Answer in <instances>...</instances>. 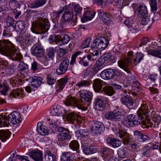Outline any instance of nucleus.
<instances>
[{
  "mask_svg": "<svg viewBox=\"0 0 161 161\" xmlns=\"http://www.w3.org/2000/svg\"><path fill=\"white\" fill-rule=\"evenodd\" d=\"M103 91L104 94L110 96H112L115 93L114 88L109 86L104 87L103 88Z\"/></svg>",
  "mask_w": 161,
  "mask_h": 161,
  "instance_id": "ea45409f",
  "label": "nucleus"
},
{
  "mask_svg": "<svg viewBox=\"0 0 161 161\" xmlns=\"http://www.w3.org/2000/svg\"><path fill=\"white\" fill-rule=\"evenodd\" d=\"M69 60L67 57L64 58L61 61L56 70L58 75L64 74L68 69L69 66Z\"/></svg>",
  "mask_w": 161,
  "mask_h": 161,
  "instance_id": "1a4fd4ad",
  "label": "nucleus"
},
{
  "mask_svg": "<svg viewBox=\"0 0 161 161\" xmlns=\"http://www.w3.org/2000/svg\"><path fill=\"white\" fill-rule=\"evenodd\" d=\"M19 72L22 75L26 76L27 75L28 65L23 61H20L17 67Z\"/></svg>",
  "mask_w": 161,
  "mask_h": 161,
  "instance_id": "5701e85b",
  "label": "nucleus"
},
{
  "mask_svg": "<svg viewBox=\"0 0 161 161\" xmlns=\"http://www.w3.org/2000/svg\"><path fill=\"white\" fill-rule=\"evenodd\" d=\"M112 130L117 137L122 139V143L125 145L128 144L131 139L129 134L125 130H119L116 128H113Z\"/></svg>",
  "mask_w": 161,
  "mask_h": 161,
  "instance_id": "6e6552de",
  "label": "nucleus"
},
{
  "mask_svg": "<svg viewBox=\"0 0 161 161\" xmlns=\"http://www.w3.org/2000/svg\"><path fill=\"white\" fill-rule=\"evenodd\" d=\"M95 12L93 10H88L84 13L83 17L81 18L83 22L91 20L95 16Z\"/></svg>",
  "mask_w": 161,
  "mask_h": 161,
  "instance_id": "7c9ffc66",
  "label": "nucleus"
},
{
  "mask_svg": "<svg viewBox=\"0 0 161 161\" xmlns=\"http://www.w3.org/2000/svg\"><path fill=\"white\" fill-rule=\"evenodd\" d=\"M66 110L61 106L58 105L53 108L51 113L52 114L57 116H65L66 114Z\"/></svg>",
  "mask_w": 161,
  "mask_h": 161,
  "instance_id": "a211bd4d",
  "label": "nucleus"
},
{
  "mask_svg": "<svg viewBox=\"0 0 161 161\" xmlns=\"http://www.w3.org/2000/svg\"><path fill=\"white\" fill-rule=\"evenodd\" d=\"M79 93L82 101L90 102L92 97V92H90L86 91L83 93L80 92Z\"/></svg>",
  "mask_w": 161,
  "mask_h": 161,
  "instance_id": "2f4dec72",
  "label": "nucleus"
},
{
  "mask_svg": "<svg viewBox=\"0 0 161 161\" xmlns=\"http://www.w3.org/2000/svg\"><path fill=\"white\" fill-rule=\"evenodd\" d=\"M8 119L6 115H0V127L8 126L10 125H15L20 123L21 116L18 112L14 111L8 116Z\"/></svg>",
  "mask_w": 161,
  "mask_h": 161,
  "instance_id": "7ed1b4c3",
  "label": "nucleus"
},
{
  "mask_svg": "<svg viewBox=\"0 0 161 161\" xmlns=\"http://www.w3.org/2000/svg\"><path fill=\"white\" fill-rule=\"evenodd\" d=\"M0 53L5 56L10 57L14 61H19L22 59L21 54L17 52L15 46L8 40H0Z\"/></svg>",
  "mask_w": 161,
  "mask_h": 161,
  "instance_id": "f257e3e1",
  "label": "nucleus"
},
{
  "mask_svg": "<svg viewBox=\"0 0 161 161\" xmlns=\"http://www.w3.org/2000/svg\"><path fill=\"white\" fill-rule=\"evenodd\" d=\"M12 34L10 31V28L7 27L3 31V35L4 38H7L10 37L12 36Z\"/></svg>",
  "mask_w": 161,
  "mask_h": 161,
  "instance_id": "69168bd1",
  "label": "nucleus"
},
{
  "mask_svg": "<svg viewBox=\"0 0 161 161\" xmlns=\"http://www.w3.org/2000/svg\"><path fill=\"white\" fill-rule=\"evenodd\" d=\"M35 161H43V153L40 150H32L26 153Z\"/></svg>",
  "mask_w": 161,
  "mask_h": 161,
  "instance_id": "2eb2a0df",
  "label": "nucleus"
},
{
  "mask_svg": "<svg viewBox=\"0 0 161 161\" xmlns=\"http://www.w3.org/2000/svg\"><path fill=\"white\" fill-rule=\"evenodd\" d=\"M69 147L73 151H75L77 153H80L79 144L76 140H73L69 143Z\"/></svg>",
  "mask_w": 161,
  "mask_h": 161,
  "instance_id": "a19ab883",
  "label": "nucleus"
},
{
  "mask_svg": "<svg viewBox=\"0 0 161 161\" xmlns=\"http://www.w3.org/2000/svg\"><path fill=\"white\" fill-rule=\"evenodd\" d=\"M47 121V123L49 124V128L51 129L53 133H55L57 131L58 132V129L60 127H57L55 124V121L51 120L50 121L49 119H48Z\"/></svg>",
  "mask_w": 161,
  "mask_h": 161,
  "instance_id": "49530a36",
  "label": "nucleus"
},
{
  "mask_svg": "<svg viewBox=\"0 0 161 161\" xmlns=\"http://www.w3.org/2000/svg\"><path fill=\"white\" fill-rule=\"evenodd\" d=\"M120 101L122 104L129 108L132 107L134 103L132 97L130 96L121 97Z\"/></svg>",
  "mask_w": 161,
  "mask_h": 161,
  "instance_id": "a878e982",
  "label": "nucleus"
},
{
  "mask_svg": "<svg viewBox=\"0 0 161 161\" xmlns=\"http://www.w3.org/2000/svg\"><path fill=\"white\" fill-rule=\"evenodd\" d=\"M141 24L146 25H148L149 26H150L152 25L153 22V18L151 17L150 16L147 15L146 16L141 17Z\"/></svg>",
  "mask_w": 161,
  "mask_h": 161,
  "instance_id": "473e14b6",
  "label": "nucleus"
},
{
  "mask_svg": "<svg viewBox=\"0 0 161 161\" xmlns=\"http://www.w3.org/2000/svg\"><path fill=\"white\" fill-rule=\"evenodd\" d=\"M24 36L25 37L24 44L25 46H29L32 43L33 39L31 37L30 34L27 31H25L24 33Z\"/></svg>",
  "mask_w": 161,
  "mask_h": 161,
  "instance_id": "a18cd8bd",
  "label": "nucleus"
},
{
  "mask_svg": "<svg viewBox=\"0 0 161 161\" xmlns=\"http://www.w3.org/2000/svg\"><path fill=\"white\" fill-rule=\"evenodd\" d=\"M63 102L64 104L67 106L76 107L79 109H82V106L79 104V102L76 98L71 95L67 96Z\"/></svg>",
  "mask_w": 161,
  "mask_h": 161,
  "instance_id": "f8f14e48",
  "label": "nucleus"
},
{
  "mask_svg": "<svg viewBox=\"0 0 161 161\" xmlns=\"http://www.w3.org/2000/svg\"><path fill=\"white\" fill-rule=\"evenodd\" d=\"M139 26L138 25H131L129 28V34H133L137 33L139 31Z\"/></svg>",
  "mask_w": 161,
  "mask_h": 161,
  "instance_id": "6e6d98bb",
  "label": "nucleus"
},
{
  "mask_svg": "<svg viewBox=\"0 0 161 161\" xmlns=\"http://www.w3.org/2000/svg\"><path fill=\"white\" fill-rule=\"evenodd\" d=\"M103 81L99 79H96L93 81V88L96 92L101 91L102 88Z\"/></svg>",
  "mask_w": 161,
  "mask_h": 161,
  "instance_id": "bb28decb",
  "label": "nucleus"
},
{
  "mask_svg": "<svg viewBox=\"0 0 161 161\" xmlns=\"http://www.w3.org/2000/svg\"><path fill=\"white\" fill-rule=\"evenodd\" d=\"M67 51L66 49L59 48L57 51V55L60 58H62L66 54Z\"/></svg>",
  "mask_w": 161,
  "mask_h": 161,
  "instance_id": "680f3d73",
  "label": "nucleus"
},
{
  "mask_svg": "<svg viewBox=\"0 0 161 161\" xmlns=\"http://www.w3.org/2000/svg\"><path fill=\"white\" fill-rule=\"evenodd\" d=\"M121 122L123 125L125 126L129 127L136 126V125L138 123V122L136 123V122L133 123L130 122L127 117L122 120Z\"/></svg>",
  "mask_w": 161,
  "mask_h": 161,
  "instance_id": "3c124183",
  "label": "nucleus"
},
{
  "mask_svg": "<svg viewBox=\"0 0 161 161\" xmlns=\"http://www.w3.org/2000/svg\"><path fill=\"white\" fill-rule=\"evenodd\" d=\"M97 38L98 49L101 50L105 49L109 44L108 39L103 37H99Z\"/></svg>",
  "mask_w": 161,
  "mask_h": 161,
  "instance_id": "f3484780",
  "label": "nucleus"
},
{
  "mask_svg": "<svg viewBox=\"0 0 161 161\" xmlns=\"http://www.w3.org/2000/svg\"><path fill=\"white\" fill-rule=\"evenodd\" d=\"M72 9L73 11L75 13L76 16H80L81 15L82 8L79 5L73 3L72 4Z\"/></svg>",
  "mask_w": 161,
  "mask_h": 161,
  "instance_id": "c03bdc74",
  "label": "nucleus"
},
{
  "mask_svg": "<svg viewBox=\"0 0 161 161\" xmlns=\"http://www.w3.org/2000/svg\"><path fill=\"white\" fill-rule=\"evenodd\" d=\"M42 14H43V13H39L38 15L41 17ZM38 19L37 21L32 23L31 29L34 33L38 32L40 34L44 33L49 29L50 23L47 19L45 18L43 19L40 17Z\"/></svg>",
  "mask_w": 161,
  "mask_h": 161,
  "instance_id": "20e7f679",
  "label": "nucleus"
},
{
  "mask_svg": "<svg viewBox=\"0 0 161 161\" xmlns=\"http://www.w3.org/2000/svg\"><path fill=\"white\" fill-rule=\"evenodd\" d=\"M47 82L48 84L52 85L56 81V79L52 74H49L47 77Z\"/></svg>",
  "mask_w": 161,
  "mask_h": 161,
  "instance_id": "13d9d810",
  "label": "nucleus"
},
{
  "mask_svg": "<svg viewBox=\"0 0 161 161\" xmlns=\"http://www.w3.org/2000/svg\"><path fill=\"white\" fill-rule=\"evenodd\" d=\"M151 148L148 146H145L141 149V154L142 157H149L151 153Z\"/></svg>",
  "mask_w": 161,
  "mask_h": 161,
  "instance_id": "4c0bfd02",
  "label": "nucleus"
},
{
  "mask_svg": "<svg viewBox=\"0 0 161 161\" xmlns=\"http://www.w3.org/2000/svg\"><path fill=\"white\" fill-rule=\"evenodd\" d=\"M26 80L31 82L33 87H38L42 83V79L41 77L37 76L29 77L28 79H26Z\"/></svg>",
  "mask_w": 161,
  "mask_h": 161,
  "instance_id": "aec40b11",
  "label": "nucleus"
},
{
  "mask_svg": "<svg viewBox=\"0 0 161 161\" xmlns=\"http://www.w3.org/2000/svg\"><path fill=\"white\" fill-rule=\"evenodd\" d=\"M92 133L95 134H101L105 130V126L103 124L98 121L93 120L89 123Z\"/></svg>",
  "mask_w": 161,
  "mask_h": 161,
  "instance_id": "0eeeda50",
  "label": "nucleus"
},
{
  "mask_svg": "<svg viewBox=\"0 0 161 161\" xmlns=\"http://www.w3.org/2000/svg\"><path fill=\"white\" fill-rule=\"evenodd\" d=\"M93 75V69L90 67H87L82 72V76L84 78H86L89 75Z\"/></svg>",
  "mask_w": 161,
  "mask_h": 161,
  "instance_id": "603ef678",
  "label": "nucleus"
},
{
  "mask_svg": "<svg viewBox=\"0 0 161 161\" xmlns=\"http://www.w3.org/2000/svg\"><path fill=\"white\" fill-rule=\"evenodd\" d=\"M82 52L80 51H77L73 54L71 58V60L70 62V65L71 68L73 67L74 64H75L76 58L77 57L81 54Z\"/></svg>",
  "mask_w": 161,
  "mask_h": 161,
  "instance_id": "8fccbe9b",
  "label": "nucleus"
},
{
  "mask_svg": "<svg viewBox=\"0 0 161 161\" xmlns=\"http://www.w3.org/2000/svg\"><path fill=\"white\" fill-rule=\"evenodd\" d=\"M75 160V157L74 154L71 152H64L62 153L61 156V161H73Z\"/></svg>",
  "mask_w": 161,
  "mask_h": 161,
  "instance_id": "b1692460",
  "label": "nucleus"
},
{
  "mask_svg": "<svg viewBox=\"0 0 161 161\" xmlns=\"http://www.w3.org/2000/svg\"><path fill=\"white\" fill-rule=\"evenodd\" d=\"M153 120L155 123V125H158L161 121V117L159 114H156L153 117Z\"/></svg>",
  "mask_w": 161,
  "mask_h": 161,
  "instance_id": "338daca9",
  "label": "nucleus"
},
{
  "mask_svg": "<svg viewBox=\"0 0 161 161\" xmlns=\"http://www.w3.org/2000/svg\"><path fill=\"white\" fill-rule=\"evenodd\" d=\"M10 134V132L8 130H0V140L4 142L9 138Z\"/></svg>",
  "mask_w": 161,
  "mask_h": 161,
  "instance_id": "e433bc0d",
  "label": "nucleus"
},
{
  "mask_svg": "<svg viewBox=\"0 0 161 161\" xmlns=\"http://www.w3.org/2000/svg\"><path fill=\"white\" fill-rule=\"evenodd\" d=\"M107 142L112 147H117L120 146L122 142L121 140L117 138H108L107 139Z\"/></svg>",
  "mask_w": 161,
  "mask_h": 161,
  "instance_id": "c85d7f7f",
  "label": "nucleus"
},
{
  "mask_svg": "<svg viewBox=\"0 0 161 161\" xmlns=\"http://www.w3.org/2000/svg\"><path fill=\"white\" fill-rule=\"evenodd\" d=\"M127 83L130 85L134 83L136 80V77L133 75H129L127 77Z\"/></svg>",
  "mask_w": 161,
  "mask_h": 161,
  "instance_id": "052dcab7",
  "label": "nucleus"
},
{
  "mask_svg": "<svg viewBox=\"0 0 161 161\" xmlns=\"http://www.w3.org/2000/svg\"><path fill=\"white\" fill-rule=\"evenodd\" d=\"M65 116L67 120L71 123L75 121L77 122L79 117V115L75 113L70 111H66Z\"/></svg>",
  "mask_w": 161,
  "mask_h": 161,
  "instance_id": "4be33fe9",
  "label": "nucleus"
},
{
  "mask_svg": "<svg viewBox=\"0 0 161 161\" xmlns=\"http://www.w3.org/2000/svg\"><path fill=\"white\" fill-rule=\"evenodd\" d=\"M43 47L40 44L35 45L32 48V54L38 58L42 57L44 53Z\"/></svg>",
  "mask_w": 161,
  "mask_h": 161,
  "instance_id": "4468645a",
  "label": "nucleus"
},
{
  "mask_svg": "<svg viewBox=\"0 0 161 161\" xmlns=\"http://www.w3.org/2000/svg\"><path fill=\"white\" fill-rule=\"evenodd\" d=\"M151 10L153 12L156 11L157 8V2L156 0H150V3Z\"/></svg>",
  "mask_w": 161,
  "mask_h": 161,
  "instance_id": "0e129e2a",
  "label": "nucleus"
},
{
  "mask_svg": "<svg viewBox=\"0 0 161 161\" xmlns=\"http://www.w3.org/2000/svg\"><path fill=\"white\" fill-rule=\"evenodd\" d=\"M117 153L119 157L124 158L126 156L127 149L124 147L122 149H119Z\"/></svg>",
  "mask_w": 161,
  "mask_h": 161,
  "instance_id": "bf43d9fd",
  "label": "nucleus"
},
{
  "mask_svg": "<svg viewBox=\"0 0 161 161\" xmlns=\"http://www.w3.org/2000/svg\"><path fill=\"white\" fill-rule=\"evenodd\" d=\"M90 85V82L87 80H82L78 82L76 84V86L79 88L89 86Z\"/></svg>",
  "mask_w": 161,
  "mask_h": 161,
  "instance_id": "4d7b16f0",
  "label": "nucleus"
},
{
  "mask_svg": "<svg viewBox=\"0 0 161 161\" xmlns=\"http://www.w3.org/2000/svg\"><path fill=\"white\" fill-rule=\"evenodd\" d=\"M46 2V0H36L34 2L30 3L29 6L31 8H37L43 6Z\"/></svg>",
  "mask_w": 161,
  "mask_h": 161,
  "instance_id": "72a5a7b5",
  "label": "nucleus"
},
{
  "mask_svg": "<svg viewBox=\"0 0 161 161\" xmlns=\"http://www.w3.org/2000/svg\"><path fill=\"white\" fill-rule=\"evenodd\" d=\"M148 113L149 112L147 113V114L145 116L144 114H142V116L143 117V118H141V124L145 126V127L147 128H148L149 127H152L153 125L152 123L150 122L148 120H145V119L147 118V116L148 115Z\"/></svg>",
  "mask_w": 161,
  "mask_h": 161,
  "instance_id": "de8ad7c7",
  "label": "nucleus"
},
{
  "mask_svg": "<svg viewBox=\"0 0 161 161\" xmlns=\"http://www.w3.org/2000/svg\"><path fill=\"white\" fill-rule=\"evenodd\" d=\"M148 103L145 102H143L141 107L139 108L137 112V115L136 117L134 115L130 114L128 115L127 117L130 122L135 123V122H138L136 126L141 124V119L143 118L142 116V114H144V115H146L149 112V108L148 107Z\"/></svg>",
  "mask_w": 161,
  "mask_h": 161,
  "instance_id": "39448f33",
  "label": "nucleus"
},
{
  "mask_svg": "<svg viewBox=\"0 0 161 161\" xmlns=\"http://www.w3.org/2000/svg\"><path fill=\"white\" fill-rule=\"evenodd\" d=\"M133 52H129L128 53L129 57L124 60H119L118 64V66L123 69L128 74H130L131 71L130 68V64L132 60L133 61V64L136 65L143 59L144 55L141 53H137L133 55Z\"/></svg>",
  "mask_w": 161,
  "mask_h": 161,
  "instance_id": "f03ea898",
  "label": "nucleus"
},
{
  "mask_svg": "<svg viewBox=\"0 0 161 161\" xmlns=\"http://www.w3.org/2000/svg\"><path fill=\"white\" fill-rule=\"evenodd\" d=\"M58 134L57 136V143L60 146H64L68 144V141L71 137L70 132L67 129L59 127Z\"/></svg>",
  "mask_w": 161,
  "mask_h": 161,
  "instance_id": "423d86ee",
  "label": "nucleus"
},
{
  "mask_svg": "<svg viewBox=\"0 0 161 161\" xmlns=\"http://www.w3.org/2000/svg\"><path fill=\"white\" fill-rule=\"evenodd\" d=\"M89 132L87 129L81 130L75 132L76 136L78 137H83L88 135Z\"/></svg>",
  "mask_w": 161,
  "mask_h": 161,
  "instance_id": "09e8293b",
  "label": "nucleus"
},
{
  "mask_svg": "<svg viewBox=\"0 0 161 161\" xmlns=\"http://www.w3.org/2000/svg\"><path fill=\"white\" fill-rule=\"evenodd\" d=\"M37 129L38 132L41 135L45 136L49 134L47 127L46 125H42L41 122L38 123Z\"/></svg>",
  "mask_w": 161,
  "mask_h": 161,
  "instance_id": "393cba45",
  "label": "nucleus"
},
{
  "mask_svg": "<svg viewBox=\"0 0 161 161\" xmlns=\"http://www.w3.org/2000/svg\"><path fill=\"white\" fill-rule=\"evenodd\" d=\"M137 11L138 12V15L139 17H142L148 15L147 8L144 5H140L137 8Z\"/></svg>",
  "mask_w": 161,
  "mask_h": 161,
  "instance_id": "c9c22d12",
  "label": "nucleus"
},
{
  "mask_svg": "<svg viewBox=\"0 0 161 161\" xmlns=\"http://www.w3.org/2000/svg\"><path fill=\"white\" fill-rule=\"evenodd\" d=\"M83 152L86 155H89L97 152V150L93 146L84 147L83 149Z\"/></svg>",
  "mask_w": 161,
  "mask_h": 161,
  "instance_id": "37998d69",
  "label": "nucleus"
},
{
  "mask_svg": "<svg viewBox=\"0 0 161 161\" xmlns=\"http://www.w3.org/2000/svg\"><path fill=\"white\" fill-rule=\"evenodd\" d=\"M45 156L47 161H55V156L49 151L46 152L45 154Z\"/></svg>",
  "mask_w": 161,
  "mask_h": 161,
  "instance_id": "5fc2aeb1",
  "label": "nucleus"
},
{
  "mask_svg": "<svg viewBox=\"0 0 161 161\" xmlns=\"http://www.w3.org/2000/svg\"><path fill=\"white\" fill-rule=\"evenodd\" d=\"M73 16V14L69 10L65 9L62 17L64 21L69 22L72 20Z\"/></svg>",
  "mask_w": 161,
  "mask_h": 161,
  "instance_id": "f704fd0d",
  "label": "nucleus"
},
{
  "mask_svg": "<svg viewBox=\"0 0 161 161\" xmlns=\"http://www.w3.org/2000/svg\"><path fill=\"white\" fill-rule=\"evenodd\" d=\"M1 88L2 90L0 91L1 94L6 95L9 89L8 85L6 80H3L2 79H1L0 81V89Z\"/></svg>",
  "mask_w": 161,
  "mask_h": 161,
  "instance_id": "c756f323",
  "label": "nucleus"
},
{
  "mask_svg": "<svg viewBox=\"0 0 161 161\" xmlns=\"http://www.w3.org/2000/svg\"><path fill=\"white\" fill-rule=\"evenodd\" d=\"M113 69H108L103 71L100 74L101 77L103 79L109 80L114 78Z\"/></svg>",
  "mask_w": 161,
  "mask_h": 161,
  "instance_id": "412c9836",
  "label": "nucleus"
},
{
  "mask_svg": "<svg viewBox=\"0 0 161 161\" xmlns=\"http://www.w3.org/2000/svg\"><path fill=\"white\" fill-rule=\"evenodd\" d=\"M108 100L106 97L101 96H97L95 98L94 104L97 108H99L100 110H103L105 108Z\"/></svg>",
  "mask_w": 161,
  "mask_h": 161,
  "instance_id": "9b49d317",
  "label": "nucleus"
},
{
  "mask_svg": "<svg viewBox=\"0 0 161 161\" xmlns=\"http://www.w3.org/2000/svg\"><path fill=\"white\" fill-rule=\"evenodd\" d=\"M147 53L148 54L161 58V47H159L154 50H148L147 51Z\"/></svg>",
  "mask_w": 161,
  "mask_h": 161,
  "instance_id": "58836bf2",
  "label": "nucleus"
},
{
  "mask_svg": "<svg viewBox=\"0 0 161 161\" xmlns=\"http://www.w3.org/2000/svg\"><path fill=\"white\" fill-rule=\"evenodd\" d=\"M98 14L100 18L105 24H108L110 22L112 17L110 13L102 11L99 12Z\"/></svg>",
  "mask_w": 161,
  "mask_h": 161,
  "instance_id": "dca6fc26",
  "label": "nucleus"
},
{
  "mask_svg": "<svg viewBox=\"0 0 161 161\" xmlns=\"http://www.w3.org/2000/svg\"><path fill=\"white\" fill-rule=\"evenodd\" d=\"M102 158L105 161H115L113 158L114 151L107 147L103 148L101 149Z\"/></svg>",
  "mask_w": 161,
  "mask_h": 161,
  "instance_id": "ddd939ff",
  "label": "nucleus"
},
{
  "mask_svg": "<svg viewBox=\"0 0 161 161\" xmlns=\"http://www.w3.org/2000/svg\"><path fill=\"white\" fill-rule=\"evenodd\" d=\"M59 42L61 41L64 44H67L70 41L69 36L66 34H63L59 35Z\"/></svg>",
  "mask_w": 161,
  "mask_h": 161,
  "instance_id": "864d4df0",
  "label": "nucleus"
},
{
  "mask_svg": "<svg viewBox=\"0 0 161 161\" xmlns=\"http://www.w3.org/2000/svg\"><path fill=\"white\" fill-rule=\"evenodd\" d=\"M91 41L90 38H87L83 41L81 45V47L82 48H85L89 47Z\"/></svg>",
  "mask_w": 161,
  "mask_h": 161,
  "instance_id": "774afa93",
  "label": "nucleus"
},
{
  "mask_svg": "<svg viewBox=\"0 0 161 161\" xmlns=\"http://www.w3.org/2000/svg\"><path fill=\"white\" fill-rule=\"evenodd\" d=\"M106 118L112 121H117L121 120L122 115L119 109L114 110L113 112H108L105 115Z\"/></svg>",
  "mask_w": 161,
  "mask_h": 161,
  "instance_id": "9d476101",
  "label": "nucleus"
},
{
  "mask_svg": "<svg viewBox=\"0 0 161 161\" xmlns=\"http://www.w3.org/2000/svg\"><path fill=\"white\" fill-rule=\"evenodd\" d=\"M92 59L91 56L89 54H87L82 57H80L78 59V62L79 64L84 67H87L89 66V62L91 61Z\"/></svg>",
  "mask_w": 161,
  "mask_h": 161,
  "instance_id": "6ab92c4d",
  "label": "nucleus"
},
{
  "mask_svg": "<svg viewBox=\"0 0 161 161\" xmlns=\"http://www.w3.org/2000/svg\"><path fill=\"white\" fill-rule=\"evenodd\" d=\"M68 80V77L65 76L58 80L57 85L56 87L57 91L58 92L61 91L65 86Z\"/></svg>",
  "mask_w": 161,
  "mask_h": 161,
  "instance_id": "cd10ccee",
  "label": "nucleus"
},
{
  "mask_svg": "<svg viewBox=\"0 0 161 161\" xmlns=\"http://www.w3.org/2000/svg\"><path fill=\"white\" fill-rule=\"evenodd\" d=\"M24 90L21 88H17L13 90L10 93L11 96L15 98L18 97H21L23 93Z\"/></svg>",
  "mask_w": 161,
  "mask_h": 161,
  "instance_id": "79ce46f5",
  "label": "nucleus"
},
{
  "mask_svg": "<svg viewBox=\"0 0 161 161\" xmlns=\"http://www.w3.org/2000/svg\"><path fill=\"white\" fill-rule=\"evenodd\" d=\"M54 48H50L48 51L47 55L49 59L53 60L54 57Z\"/></svg>",
  "mask_w": 161,
  "mask_h": 161,
  "instance_id": "e2e57ef3",
  "label": "nucleus"
}]
</instances>
